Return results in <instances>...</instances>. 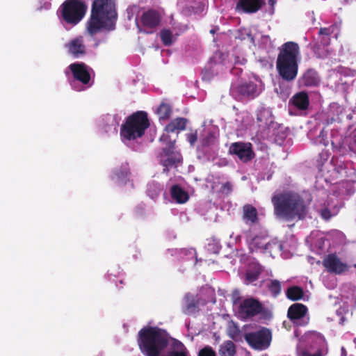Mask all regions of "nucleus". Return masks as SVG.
<instances>
[{"instance_id": "1", "label": "nucleus", "mask_w": 356, "mask_h": 356, "mask_svg": "<svg viewBox=\"0 0 356 356\" xmlns=\"http://www.w3.org/2000/svg\"><path fill=\"white\" fill-rule=\"evenodd\" d=\"M117 17L113 0H94L91 17L87 24V30L93 35L102 29H112Z\"/></svg>"}, {"instance_id": "2", "label": "nucleus", "mask_w": 356, "mask_h": 356, "mask_svg": "<svg viewBox=\"0 0 356 356\" xmlns=\"http://www.w3.org/2000/svg\"><path fill=\"white\" fill-rule=\"evenodd\" d=\"M138 337L139 346L146 356H161L170 340L165 330L156 327L143 328Z\"/></svg>"}, {"instance_id": "3", "label": "nucleus", "mask_w": 356, "mask_h": 356, "mask_svg": "<svg viewBox=\"0 0 356 356\" xmlns=\"http://www.w3.org/2000/svg\"><path fill=\"white\" fill-rule=\"evenodd\" d=\"M276 215L280 218H301L306 213V207L300 196L293 193H285L272 198Z\"/></svg>"}, {"instance_id": "4", "label": "nucleus", "mask_w": 356, "mask_h": 356, "mask_svg": "<svg viewBox=\"0 0 356 356\" xmlns=\"http://www.w3.org/2000/svg\"><path fill=\"white\" fill-rule=\"evenodd\" d=\"M298 55V44L288 42L282 45L277 60V69L283 79L292 81L296 78Z\"/></svg>"}, {"instance_id": "5", "label": "nucleus", "mask_w": 356, "mask_h": 356, "mask_svg": "<svg viewBox=\"0 0 356 356\" xmlns=\"http://www.w3.org/2000/svg\"><path fill=\"white\" fill-rule=\"evenodd\" d=\"M149 127L147 115L143 112L133 114L121 128V136L128 140L141 137Z\"/></svg>"}, {"instance_id": "6", "label": "nucleus", "mask_w": 356, "mask_h": 356, "mask_svg": "<svg viewBox=\"0 0 356 356\" xmlns=\"http://www.w3.org/2000/svg\"><path fill=\"white\" fill-rule=\"evenodd\" d=\"M86 6L79 0H69L63 3V16L65 21L78 23L84 16Z\"/></svg>"}, {"instance_id": "7", "label": "nucleus", "mask_w": 356, "mask_h": 356, "mask_svg": "<svg viewBox=\"0 0 356 356\" xmlns=\"http://www.w3.org/2000/svg\"><path fill=\"white\" fill-rule=\"evenodd\" d=\"M244 338L248 343L254 349L264 350L267 348L271 341V332L267 328L246 333Z\"/></svg>"}, {"instance_id": "8", "label": "nucleus", "mask_w": 356, "mask_h": 356, "mask_svg": "<svg viewBox=\"0 0 356 356\" xmlns=\"http://www.w3.org/2000/svg\"><path fill=\"white\" fill-rule=\"evenodd\" d=\"M229 152L237 155L238 159L244 162L251 160L254 156L250 143H233L229 147Z\"/></svg>"}, {"instance_id": "9", "label": "nucleus", "mask_w": 356, "mask_h": 356, "mask_svg": "<svg viewBox=\"0 0 356 356\" xmlns=\"http://www.w3.org/2000/svg\"><path fill=\"white\" fill-rule=\"evenodd\" d=\"M261 311V304L252 298L246 299L240 305L239 314L243 318L254 316Z\"/></svg>"}, {"instance_id": "10", "label": "nucleus", "mask_w": 356, "mask_h": 356, "mask_svg": "<svg viewBox=\"0 0 356 356\" xmlns=\"http://www.w3.org/2000/svg\"><path fill=\"white\" fill-rule=\"evenodd\" d=\"M323 266L330 273L340 274L346 271L348 266L334 254L328 255L323 260Z\"/></svg>"}, {"instance_id": "11", "label": "nucleus", "mask_w": 356, "mask_h": 356, "mask_svg": "<svg viewBox=\"0 0 356 356\" xmlns=\"http://www.w3.org/2000/svg\"><path fill=\"white\" fill-rule=\"evenodd\" d=\"M74 78L83 83H87L90 81V74L86 67L83 63H74L70 66Z\"/></svg>"}, {"instance_id": "12", "label": "nucleus", "mask_w": 356, "mask_h": 356, "mask_svg": "<svg viewBox=\"0 0 356 356\" xmlns=\"http://www.w3.org/2000/svg\"><path fill=\"white\" fill-rule=\"evenodd\" d=\"M161 356H187V350L179 341L173 340L171 348L167 354L163 353Z\"/></svg>"}, {"instance_id": "13", "label": "nucleus", "mask_w": 356, "mask_h": 356, "mask_svg": "<svg viewBox=\"0 0 356 356\" xmlns=\"http://www.w3.org/2000/svg\"><path fill=\"white\" fill-rule=\"evenodd\" d=\"M307 307L299 303L292 305L288 310V316L291 319H299L302 318L307 313Z\"/></svg>"}, {"instance_id": "14", "label": "nucleus", "mask_w": 356, "mask_h": 356, "mask_svg": "<svg viewBox=\"0 0 356 356\" xmlns=\"http://www.w3.org/2000/svg\"><path fill=\"white\" fill-rule=\"evenodd\" d=\"M144 25L154 27L159 24L160 22V16L159 13L154 10H149L144 13L142 17Z\"/></svg>"}, {"instance_id": "15", "label": "nucleus", "mask_w": 356, "mask_h": 356, "mask_svg": "<svg viewBox=\"0 0 356 356\" xmlns=\"http://www.w3.org/2000/svg\"><path fill=\"white\" fill-rule=\"evenodd\" d=\"M239 6L245 12L254 13L261 7L262 1L260 0H240L238 6Z\"/></svg>"}, {"instance_id": "16", "label": "nucleus", "mask_w": 356, "mask_h": 356, "mask_svg": "<svg viewBox=\"0 0 356 356\" xmlns=\"http://www.w3.org/2000/svg\"><path fill=\"white\" fill-rule=\"evenodd\" d=\"M70 52L75 56L85 53V47L81 38L72 40L68 44Z\"/></svg>"}, {"instance_id": "17", "label": "nucleus", "mask_w": 356, "mask_h": 356, "mask_svg": "<svg viewBox=\"0 0 356 356\" xmlns=\"http://www.w3.org/2000/svg\"><path fill=\"white\" fill-rule=\"evenodd\" d=\"M171 197L179 204H183L188 201V195L178 186H174L171 188Z\"/></svg>"}, {"instance_id": "18", "label": "nucleus", "mask_w": 356, "mask_h": 356, "mask_svg": "<svg viewBox=\"0 0 356 356\" xmlns=\"http://www.w3.org/2000/svg\"><path fill=\"white\" fill-rule=\"evenodd\" d=\"M187 120L183 118H178L171 121L166 127L168 132H175L184 130L186 128Z\"/></svg>"}, {"instance_id": "19", "label": "nucleus", "mask_w": 356, "mask_h": 356, "mask_svg": "<svg viewBox=\"0 0 356 356\" xmlns=\"http://www.w3.org/2000/svg\"><path fill=\"white\" fill-rule=\"evenodd\" d=\"M293 104L300 109H305L309 104L307 94L304 92L296 94L293 98Z\"/></svg>"}, {"instance_id": "20", "label": "nucleus", "mask_w": 356, "mask_h": 356, "mask_svg": "<svg viewBox=\"0 0 356 356\" xmlns=\"http://www.w3.org/2000/svg\"><path fill=\"white\" fill-rule=\"evenodd\" d=\"M241 95L246 97H253L257 93V86L254 83H245L238 87Z\"/></svg>"}, {"instance_id": "21", "label": "nucleus", "mask_w": 356, "mask_h": 356, "mask_svg": "<svg viewBox=\"0 0 356 356\" xmlns=\"http://www.w3.org/2000/svg\"><path fill=\"white\" fill-rule=\"evenodd\" d=\"M243 217L245 219L250 220L252 223L256 222L257 220V212L256 209L249 204L244 206Z\"/></svg>"}, {"instance_id": "22", "label": "nucleus", "mask_w": 356, "mask_h": 356, "mask_svg": "<svg viewBox=\"0 0 356 356\" xmlns=\"http://www.w3.org/2000/svg\"><path fill=\"white\" fill-rule=\"evenodd\" d=\"M220 353L222 356H234L236 348L234 343L231 341H225L220 346Z\"/></svg>"}, {"instance_id": "23", "label": "nucleus", "mask_w": 356, "mask_h": 356, "mask_svg": "<svg viewBox=\"0 0 356 356\" xmlns=\"http://www.w3.org/2000/svg\"><path fill=\"white\" fill-rule=\"evenodd\" d=\"M171 108L170 106L165 104H161L160 106L157 108L156 113L159 116L160 119L166 120L168 119L171 115Z\"/></svg>"}, {"instance_id": "24", "label": "nucleus", "mask_w": 356, "mask_h": 356, "mask_svg": "<svg viewBox=\"0 0 356 356\" xmlns=\"http://www.w3.org/2000/svg\"><path fill=\"white\" fill-rule=\"evenodd\" d=\"M286 296L292 300H297L302 297L303 291L298 286H293L287 290Z\"/></svg>"}, {"instance_id": "25", "label": "nucleus", "mask_w": 356, "mask_h": 356, "mask_svg": "<svg viewBox=\"0 0 356 356\" xmlns=\"http://www.w3.org/2000/svg\"><path fill=\"white\" fill-rule=\"evenodd\" d=\"M180 161L179 158L175 156H168L166 159L162 160L163 165L165 167L164 171L168 172V168L172 167L173 165H176L177 163Z\"/></svg>"}, {"instance_id": "26", "label": "nucleus", "mask_w": 356, "mask_h": 356, "mask_svg": "<svg viewBox=\"0 0 356 356\" xmlns=\"http://www.w3.org/2000/svg\"><path fill=\"white\" fill-rule=\"evenodd\" d=\"M161 38L165 45H170L172 43V33L168 30H163L161 32Z\"/></svg>"}, {"instance_id": "27", "label": "nucleus", "mask_w": 356, "mask_h": 356, "mask_svg": "<svg viewBox=\"0 0 356 356\" xmlns=\"http://www.w3.org/2000/svg\"><path fill=\"white\" fill-rule=\"evenodd\" d=\"M259 274L260 270L259 268H257V269L253 271L248 270L246 273V280L248 282H252L257 279Z\"/></svg>"}, {"instance_id": "28", "label": "nucleus", "mask_w": 356, "mask_h": 356, "mask_svg": "<svg viewBox=\"0 0 356 356\" xmlns=\"http://www.w3.org/2000/svg\"><path fill=\"white\" fill-rule=\"evenodd\" d=\"M186 299L188 301V305L186 306V312L190 314L193 312L195 308L196 304L191 296L187 295L186 296Z\"/></svg>"}, {"instance_id": "29", "label": "nucleus", "mask_w": 356, "mask_h": 356, "mask_svg": "<svg viewBox=\"0 0 356 356\" xmlns=\"http://www.w3.org/2000/svg\"><path fill=\"white\" fill-rule=\"evenodd\" d=\"M198 356H216V353L211 347L207 346L200 350Z\"/></svg>"}, {"instance_id": "30", "label": "nucleus", "mask_w": 356, "mask_h": 356, "mask_svg": "<svg viewBox=\"0 0 356 356\" xmlns=\"http://www.w3.org/2000/svg\"><path fill=\"white\" fill-rule=\"evenodd\" d=\"M270 289L275 295H277L280 291V284L278 281H272L270 285Z\"/></svg>"}, {"instance_id": "31", "label": "nucleus", "mask_w": 356, "mask_h": 356, "mask_svg": "<svg viewBox=\"0 0 356 356\" xmlns=\"http://www.w3.org/2000/svg\"><path fill=\"white\" fill-rule=\"evenodd\" d=\"M188 139L191 145H194V143L197 141V136L196 133H191L188 135Z\"/></svg>"}, {"instance_id": "32", "label": "nucleus", "mask_w": 356, "mask_h": 356, "mask_svg": "<svg viewBox=\"0 0 356 356\" xmlns=\"http://www.w3.org/2000/svg\"><path fill=\"white\" fill-rule=\"evenodd\" d=\"M309 78V73H307L305 76V83L307 84V85H315V84H317L318 83V80L317 79H314V81H309L308 79Z\"/></svg>"}, {"instance_id": "33", "label": "nucleus", "mask_w": 356, "mask_h": 356, "mask_svg": "<svg viewBox=\"0 0 356 356\" xmlns=\"http://www.w3.org/2000/svg\"><path fill=\"white\" fill-rule=\"evenodd\" d=\"M321 216L324 219L328 220L331 217V213L328 209H323L321 211Z\"/></svg>"}, {"instance_id": "34", "label": "nucleus", "mask_w": 356, "mask_h": 356, "mask_svg": "<svg viewBox=\"0 0 356 356\" xmlns=\"http://www.w3.org/2000/svg\"><path fill=\"white\" fill-rule=\"evenodd\" d=\"M300 356H321V352H317L314 354H310L308 352L304 350L300 354Z\"/></svg>"}, {"instance_id": "35", "label": "nucleus", "mask_w": 356, "mask_h": 356, "mask_svg": "<svg viewBox=\"0 0 356 356\" xmlns=\"http://www.w3.org/2000/svg\"><path fill=\"white\" fill-rule=\"evenodd\" d=\"M222 188L224 192L229 193L232 190V184L227 182L223 185Z\"/></svg>"}, {"instance_id": "36", "label": "nucleus", "mask_w": 356, "mask_h": 356, "mask_svg": "<svg viewBox=\"0 0 356 356\" xmlns=\"http://www.w3.org/2000/svg\"><path fill=\"white\" fill-rule=\"evenodd\" d=\"M320 33H321V34H325V35H327V34H328V33H327V29H321L320 30Z\"/></svg>"}, {"instance_id": "37", "label": "nucleus", "mask_w": 356, "mask_h": 356, "mask_svg": "<svg viewBox=\"0 0 356 356\" xmlns=\"http://www.w3.org/2000/svg\"><path fill=\"white\" fill-rule=\"evenodd\" d=\"M259 238H254V242H253V243H254V245H257V244L259 243H258V241H259Z\"/></svg>"}, {"instance_id": "38", "label": "nucleus", "mask_w": 356, "mask_h": 356, "mask_svg": "<svg viewBox=\"0 0 356 356\" xmlns=\"http://www.w3.org/2000/svg\"><path fill=\"white\" fill-rule=\"evenodd\" d=\"M269 3L271 4L272 6H273L274 3H275V1L274 0H269Z\"/></svg>"}, {"instance_id": "39", "label": "nucleus", "mask_w": 356, "mask_h": 356, "mask_svg": "<svg viewBox=\"0 0 356 356\" xmlns=\"http://www.w3.org/2000/svg\"><path fill=\"white\" fill-rule=\"evenodd\" d=\"M204 144L205 145H208V143H207V141H204Z\"/></svg>"}, {"instance_id": "40", "label": "nucleus", "mask_w": 356, "mask_h": 356, "mask_svg": "<svg viewBox=\"0 0 356 356\" xmlns=\"http://www.w3.org/2000/svg\"><path fill=\"white\" fill-rule=\"evenodd\" d=\"M341 350H342V353H345V350H344V348H342Z\"/></svg>"}]
</instances>
